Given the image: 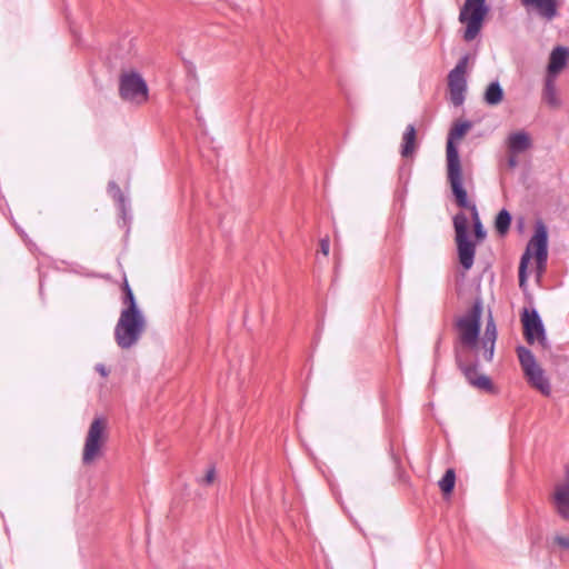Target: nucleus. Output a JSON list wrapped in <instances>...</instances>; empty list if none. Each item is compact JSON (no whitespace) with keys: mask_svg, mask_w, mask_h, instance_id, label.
Returning <instances> with one entry per match:
<instances>
[{"mask_svg":"<svg viewBox=\"0 0 569 569\" xmlns=\"http://www.w3.org/2000/svg\"><path fill=\"white\" fill-rule=\"evenodd\" d=\"M470 128L471 123L469 121L456 123L450 129L448 134L446 148L447 179L451 190H455L459 193H462L461 183L463 182V177L459 151L453 141L456 139L462 138Z\"/></svg>","mask_w":569,"mask_h":569,"instance_id":"obj_1","label":"nucleus"},{"mask_svg":"<svg viewBox=\"0 0 569 569\" xmlns=\"http://www.w3.org/2000/svg\"><path fill=\"white\" fill-rule=\"evenodd\" d=\"M416 128L413 124H408L403 136L401 143V156L405 158H409L415 153L416 150Z\"/></svg>","mask_w":569,"mask_h":569,"instance_id":"obj_20","label":"nucleus"},{"mask_svg":"<svg viewBox=\"0 0 569 569\" xmlns=\"http://www.w3.org/2000/svg\"><path fill=\"white\" fill-rule=\"evenodd\" d=\"M526 8H533L537 13L547 19L552 20L558 14L559 0H520Z\"/></svg>","mask_w":569,"mask_h":569,"instance_id":"obj_17","label":"nucleus"},{"mask_svg":"<svg viewBox=\"0 0 569 569\" xmlns=\"http://www.w3.org/2000/svg\"><path fill=\"white\" fill-rule=\"evenodd\" d=\"M497 340V327L491 315H489L486 323L485 333L480 340V347L483 350V358L491 361L495 352Z\"/></svg>","mask_w":569,"mask_h":569,"instance_id":"obj_16","label":"nucleus"},{"mask_svg":"<svg viewBox=\"0 0 569 569\" xmlns=\"http://www.w3.org/2000/svg\"><path fill=\"white\" fill-rule=\"evenodd\" d=\"M146 330L141 312H120L114 327V340L119 348L130 349L138 343Z\"/></svg>","mask_w":569,"mask_h":569,"instance_id":"obj_2","label":"nucleus"},{"mask_svg":"<svg viewBox=\"0 0 569 569\" xmlns=\"http://www.w3.org/2000/svg\"><path fill=\"white\" fill-rule=\"evenodd\" d=\"M508 164H509V167H511V168H512V167H515V166L517 164L516 159H515L513 157H510V158L508 159Z\"/></svg>","mask_w":569,"mask_h":569,"instance_id":"obj_31","label":"nucleus"},{"mask_svg":"<svg viewBox=\"0 0 569 569\" xmlns=\"http://www.w3.org/2000/svg\"><path fill=\"white\" fill-rule=\"evenodd\" d=\"M553 541L560 550L569 553V536L557 535L555 536Z\"/></svg>","mask_w":569,"mask_h":569,"instance_id":"obj_27","label":"nucleus"},{"mask_svg":"<svg viewBox=\"0 0 569 569\" xmlns=\"http://www.w3.org/2000/svg\"><path fill=\"white\" fill-rule=\"evenodd\" d=\"M108 191L109 193L116 199L118 202L123 203L124 202V196L120 189V187L114 181H110L108 183Z\"/></svg>","mask_w":569,"mask_h":569,"instance_id":"obj_26","label":"nucleus"},{"mask_svg":"<svg viewBox=\"0 0 569 569\" xmlns=\"http://www.w3.org/2000/svg\"><path fill=\"white\" fill-rule=\"evenodd\" d=\"M122 291H123V295H127V292H132V289L130 288L127 279H124V281H123Z\"/></svg>","mask_w":569,"mask_h":569,"instance_id":"obj_30","label":"nucleus"},{"mask_svg":"<svg viewBox=\"0 0 569 569\" xmlns=\"http://www.w3.org/2000/svg\"><path fill=\"white\" fill-rule=\"evenodd\" d=\"M541 97H542V100L550 108H559L560 107L561 101L558 97L557 78H551V77H547V76L545 77Z\"/></svg>","mask_w":569,"mask_h":569,"instance_id":"obj_18","label":"nucleus"},{"mask_svg":"<svg viewBox=\"0 0 569 569\" xmlns=\"http://www.w3.org/2000/svg\"><path fill=\"white\" fill-rule=\"evenodd\" d=\"M330 250L329 237H325L320 240V251L323 256H328Z\"/></svg>","mask_w":569,"mask_h":569,"instance_id":"obj_28","label":"nucleus"},{"mask_svg":"<svg viewBox=\"0 0 569 569\" xmlns=\"http://www.w3.org/2000/svg\"><path fill=\"white\" fill-rule=\"evenodd\" d=\"M568 58L569 51L566 47H556L550 53L546 76L558 78V74L566 68Z\"/></svg>","mask_w":569,"mask_h":569,"instance_id":"obj_15","label":"nucleus"},{"mask_svg":"<svg viewBox=\"0 0 569 569\" xmlns=\"http://www.w3.org/2000/svg\"><path fill=\"white\" fill-rule=\"evenodd\" d=\"M456 483V472L452 468L446 470L442 478L439 480V487L445 495L452 492Z\"/></svg>","mask_w":569,"mask_h":569,"instance_id":"obj_23","label":"nucleus"},{"mask_svg":"<svg viewBox=\"0 0 569 569\" xmlns=\"http://www.w3.org/2000/svg\"><path fill=\"white\" fill-rule=\"evenodd\" d=\"M455 360L457 367L460 369L470 386L487 392L493 391L495 387L491 379L488 376L478 373V362H468L467 353L458 346L455 347Z\"/></svg>","mask_w":569,"mask_h":569,"instance_id":"obj_10","label":"nucleus"},{"mask_svg":"<svg viewBox=\"0 0 569 569\" xmlns=\"http://www.w3.org/2000/svg\"><path fill=\"white\" fill-rule=\"evenodd\" d=\"M468 60V56H463L448 74L450 101L455 107H460L465 101Z\"/></svg>","mask_w":569,"mask_h":569,"instance_id":"obj_11","label":"nucleus"},{"mask_svg":"<svg viewBox=\"0 0 569 569\" xmlns=\"http://www.w3.org/2000/svg\"><path fill=\"white\" fill-rule=\"evenodd\" d=\"M517 356L528 383L543 396H550L551 386L545 370L537 363L531 350L523 346L517 348Z\"/></svg>","mask_w":569,"mask_h":569,"instance_id":"obj_5","label":"nucleus"},{"mask_svg":"<svg viewBox=\"0 0 569 569\" xmlns=\"http://www.w3.org/2000/svg\"><path fill=\"white\" fill-rule=\"evenodd\" d=\"M216 477H217V472H216V468L214 466H210L207 471H206V475L198 479V483H200L201 486H211L214 480H216Z\"/></svg>","mask_w":569,"mask_h":569,"instance_id":"obj_25","label":"nucleus"},{"mask_svg":"<svg viewBox=\"0 0 569 569\" xmlns=\"http://www.w3.org/2000/svg\"><path fill=\"white\" fill-rule=\"evenodd\" d=\"M96 370H97V371H98V372H99L103 378L108 377V375H109L108 369H107V368H106V366H104V365H102V363H98V365L96 366Z\"/></svg>","mask_w":569,"mask_h":569,"instance_id":"obj_29","label":"nucleus"},{"mask_svg":"<svg viewBox=\"0 0 569 569\" xmlns=\"http://www.w3.org/2000/svg\"><path fill=\"white\" fill-rule=\"evenodd\" d=\"M488 13L486 0H466L459 13V21L466 23L463 39L472 41L480 33L482 22Z\"/></svg>","mask_w":569,"mask_h":569,"instance_id":"obj_6","label":"nucleus"},{"mask_svg":"<svg viewBox=\"0 0 569 569\" xmlns=\"http://www.w3.org/2000/svg\"><path fill=\"white\" fill-rule=\"evenodd\" d=\"M122 303L126 307L121 310V312H141L137 306L133 291L127 292V295H123Z\"/></svg>","mask_w":569,"mask_h":569,"instance_id":"obj_24","label":"nucleus"},{"mask_svg":"<svg viewBox=\"0 0 569 569\" xmlns=\"http://www.w3.org/2000/svg\"><path fill=\"white\" fill-rule=\"evenodd\" d=\"M107 420L102 417L94 418L91 422L83 446L82 462L91 465L102 455V448L107 442Z\"/></svg>","mask_w":569,"mask_h":569,"instance_id":"obj_7","label":"nucleus"},{"mask_svg":"<svg viewBox=\"0 0 569 569\" xmlns=\"http://www.w3.org/2000/svg\"><path fill=\"white\" fill-rule=\"evenodd\" d=\"M503 99V90L498 81L491 82L486 92H485V101L489 106H497Z\"/></svg>","mask_w":569,"mask_h":569,"instance_id":"obj_21","label":"nucleus"},{"mask_svg":"<svg viewBox=\"0 0 569 569\" xmlns=\"http://www.w3.org/2000/svg\"><path fill=\"white\" fill-rule=\"evenodd\" d=\"M531 249H535V256L539 268L545 267L548 259V232L542 222L536 226L535 234L530 239L526 252L522 254L519 264V286L525 288L527 283V267L531 258Z\"/></svg>","mask_w":569,"mask_h":569,"instance_id":"obj_4","label":"nucleus"},{"mask_svg":"<svg viewBox=\"0 0 569 569\" xmlns=\"http://www.w3.org/2000/svg\"><path fill=\"white\" fill-rule=\"evenodd\" d=\"M511 219V214L507 209L499 211L495 221V228L499 234L505 236L509 231Z\"/></svg>","mask_w":569,"mask_h":569,"instance_id":"obj_22","label":"nucleus"},{"mask_svg":"<svg viewBox=\"0 0 569 569\" xmlns=\"http://www.w3.org/2000/svg\"><path fill=\"white\" fill-rule=\"evenodd\" d=\"M439 346H440V340L437 341L436 350H438Z\"/></svg>","mask_w":569,"mask_h":569,"instance_id":"obj_32","label":"nucleus"},{"mask_svg":"<svg viewBox=\"0 0 569 569\" xmlns=\"http://www.w3.org/2000/svg\"><path fill=\"white\" fill-rule=\"evenodd\" d=\"M119 94L126 101L141 104L148 100V86L140 73L122 72L119 79Z\"/></svg>","mask_w":569,"mask_h":569,"instance_id":"obj_9","label":"nucleus"},{"mask_svg":"<svg viewBox=\"0 0 569 569\" xmlns=\"http://www.w3.org/2000/svg\"><path fill=\"white\" fill-rule=\"evenodd\" d=\"M482 316V300L476 299L468 312L459 317L455 327L458 331L459 342L463 348L476 349L478 347L480 325Z\"/></svg>","mask_w":569,"mask_h":569,"instance_id":"obj_3","label":"nucleus"},{"mask_svg":"<svg viewBox=\"0 0 569 569\" xmlns=\"http://www.w3.org/2000/svg\"><path fill=\"white\" fill-rule=\"evenodd\" d=\"M453 228L456 232L459 262L463 269L469 270L475 261L476 243L469 239L468 218L463 212H458L453 217Z\"/></svg>","mask_w":569,"mask_h":569,"instance_id":"obj_8","label":"nucleus"},{"mask_svg":"<svg viewBox=\"0 0 569 569\" xmlns=\"http://www.w3.org/2000/svg\"><path fill=\"white\" fill-rule=\"evenodd\" d=\"M521 320L527 342L532 345L538 340L541 345H545L546 331L538 311L533 309L529 312L528 309H525Z\"/></svg>","mask_w":569,"mask_h":569,"instance_id":"obj_12","label":"nucleus"},{"mask_svg":"<svg viewBox=\"0 0 569 569\" xmlns=\"http://www.w3.org/2000/svg\"><path fill=\"white\" fill-rule=\"evenodd\" d=\"M530 146V137L525 131L513 132L508 137V148L513 153L526 151Z\"/></svg>","mask_w":569,"mask_h":569,"instance_id":"obj_19","label":"nucleus"},{"mask_svg":"<svg viewBox=\"0 0 569 569\" xmlns=\"http://www.w3.org/2000/svg\"><path fill=\"white\" fill-rule=\"evenodd\" d=\"M451 191H452V193H453V196L456 198L457 204L460 208L470 210L471 217H472V221H473L475 236H476L477 240L478 241L483 240L485 237H486V230L483 229V226H482V223L480 221L479 213H478L476 204L470 202L469 199H468L467 191L463 188V182L461 183V192L462 193H459V192H457L455 190H451Z\"/></svg>","mask_w":569,"mask_h":569,"instance_id":"obj_14","label":"nucleus"},{"mask_svg":"<svg viewBox=\"0 0 569 569\" xmlns=\"http://www.w3.org/2000/svg\"><path fill=\"white\" fill-rule=\"evenodd\" d=\"M552 502L557 515L569 521V465L566 467L563 481L555 487Z\"/></svg>","mask_w":569,"mask_h":569,"instance_id":"obj_13","label":"nucleus"}]
</instances>
